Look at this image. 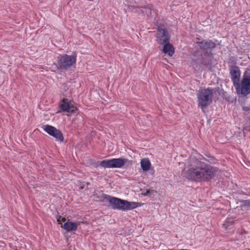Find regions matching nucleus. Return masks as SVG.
<instances>
[{
  "instance_id": "f257e3e1",
  "label": "nucleus",
  "mask_w": 250,
  "mask_h": 250,
  "mask_svg": "<svg viewBox=\"0 0 250 250\" xmlns=\"http://www.w3.org/2000/svg\"><path fill=\"white\" fill-rule=\"evenodd\" d=\"M188 168L184 173L188 179L197 182L208 181L219 172L218 169L208 166L192 156L189 159Z\"/></svg>"
},
{
  "instance_id": "f03ea898",
  "label": "nucleus",
  "mask_w": 250,
  "mask_h": 250,
  "mask_svg": "<svg viewBox=\"0 0 250 250\" xmlns=\"http://www.w3.org/2000/svg\"><path fill=\"white\" fill-rule=\"evenodd\" d=\"M104 199L107 200L110 206L113 209H117L122 210H128L133 209L138 207L139 203L134 202H128L118 198L113 197L109 195L103 194Z\"/></svg>"
},
{
  "instance_id": "7ed1b4c3",
  "label": "nucleus",
  "mask_w": 250,
  "mask_h": 250,
  "mask_svg": "<svg viewBox=\"0 0 250 250\" xmlns=\"http://www.w3.org/2000/svg\"><path fill=\"white\" fill-rule=\"evenodd\" d=\"M213 90L210 88H201L197 93V98L199 106L203 109L209 105L212 101L213 97Z\"/></svg>"
},
{
  "instance_id": "20e7f679",
  "label": "nucleus",
  "mask_w": 250,
  "mask_h": 250,
  "mask_svg": "<svg viewBox=\"0 0 250 250\" xmlns=\"http://www.w3.org/2000/svg\"><path fill=\"white\" fill-rule=\"evenodd\" d=\"M238 95L246 96L250 93V75L247 71L243 74L241 82L234 85Z\"/></svg>"
},
{
  "instance_id": "39448f33",
  "label": "nucleus",
  "mask_w": 250,
  "mask_h": 250,
  "mask_svg": "<svg viewBox=\"0 0 250 250\" xmlns=\"http://www.w3.org/2000/svg\"><path fill=\"white\" fill-rule=\"evenodd\" d=\"M126 163L130 164L131 161L119 158L103 160L100 162V165L104 168H122Z\"/></svg>"
},
{
  "instance_id": "423d86ee",
  "label": "nucleus",
  "mask_w": 250,
  "mask_h": 250,
  "mask_svg": "<svg viewBox=\"0 0 250 250\" xmlns=\"http://www.w3.org/2000/svg\"><path fill=\"white\" fill-rule=\"evenodd\" d=\"M76 55H60L58 58L57 67L62 70H66L75 63Z\"/></svg>"
},
{
  "instance_id": "0eeeda50",
  "label": "nucleus",
  "mask_w": 250,
  "mask_h": 250,
  "mask_svg": "<svg viewBox=\"0 0 250 250\" xmlns=\"http://www.w3.org/2000/svg\"><path fill=\"white\" fill-rule=\"evenodd\" d=\"M42 127L48 134L54 137L57 141H63V137L62 134L59 129L48 125H43Z\"/></svg>"
},
{
  "instance_id": "6e6552de",
  "label": "nucleus",
  "mask_w": 250,
  "mask_h": 250,
  "mask_svg": "<svg viewBox=\"0 0 250 250\" xmlns=\"http://www.w3.org/2000/svg\"><path fill=\"white\" fill-rule=\"evenodd\" d=\"M157 41L160 44H165L168 42L169 37L164 27H159L156 33Z\"/></svg>"
},
{
  "instance_id": "1a4fd4ad",
  "label": "nucleus",
  "mask_w": 250,
  "mask_h": 250,
  "mask_svg": "<svg viewBox=\"0 0 250 250\" xmlns=\"http://www.w3.org/2000/svg\"><path fill=\"white\" fill-rule=\"evenodd\" d=\"M60 108L63 112L75 113L77 110L72 102H69L67 99H63L60 104Z\"/></svg>"
},
{
  "instance_id": "9d476101",
  "label": "nucleus",
  "mask_w": 250,
  "mask_h": 250,
  "mask_svg": "<svg viewBox=\"0 0 250 250\" xmlns=\"http://www.w3.org/2000/svg\"><path fill=\"white\" fill-rule=\"evenodd\" d=\"M82 222L80 221L73 222L68 220L63 226H62V227L66 231L70 232L76 230L78 226Z\"/></svg>"
},
{
  "instance_id": "9b49d317",
  "label": "nucleus",
  "mask_w": 250,
  "mask_h": 250,
  "mask_svg": "<svg viewBox=\"0 0 250 250\" xmlns=\"http://www.w3.org/2000/svg\"><path fill=\"white\" fill-rule=\"evenodd\" d=\"M231 79L234 85L240 82V71L237 67H234L230 70Z\"/></svg>"
},
{
  "instance_id": "f8f14e48",
  "label": "nucleus",
  "mask_w": 250,
  "mask_h": 250,
  "mask_svg": "<svg viewBox=\"0 0 250 250\" xmlns=\"http://www.w3.org/2000/svg\"><path fill=\"white\" fill-rule=\"evenodd\" d=\"M197 43L199 44L200 48L203 49H212L215 47V44L211 41L203 40L200 41L199 40L197 42Z\"/></svg>"
},
{
  "instance_id": "ddd939ff",
  "label": "nucleus",
  "mask_w": 250,
  "mask_h": 250,
  "mask_svg": "<svg viewBox=\"0 0 250 250\" xmlns=\"http://www.w3.org/2000/svg\"><path fill=\"white\" fill-rule=\"evenodd\" d=\"M163 51L164 53L168 54L169 56H172L174 53L173 47L169 42L164 44Z\"/></svg>"
},
{
  "instance_id": "4468645a",
  "label": "nucleus",
  "mask_w": 250,
  "mask_h": 250,
  "mask_svg": "<svg viewBox=\"0 0 250 250\" xmlns=\"http://www.w3.org/2000/svg\"><path fill=\"white\" fill-rule=\"evenodd\" d=\"M150 165V163L148 159H143L141 161V166L144 171L148 170Z\"/></svg>"
},
{
  "instance_id": "2eb2a0df",
  "label": "nucleus",
  "mask_w": 250,
  "mask_h": 250,
  "mask_svg": "<svg viewBox=\"0 0 250 250\" xmlns=\"http://www.w3.org/2000/svg\"><path fill=\"white\" fill-rule=\"evenodd\" d=\"M151 5H149L147 7L144 8L142 11L143 13H145L148 17L152 15V13L154 12V10L152 8Z\"/></svg>"
},
{
  "instance_id": "dca6fc26",
  "label": "nucleus",
  "mask_w": 250,
  "mask_h": 250,
  "mask_svg": "<svg viewBox=\"0 0 250 250\" xmlns=\"http://www.w3.org/2000/svg\"><path fill=\"white\" fill-rule=\"evenodd\" d=\"M156 192L153 190H146L145 192L143 193L145 196H148L149 197L154 195Z\"/></svg>"
},
{
  "instance_id": "f3484780",
  "label": "nucleus",
  "mask_w": 250,
  "mask_h": 250,
  "mask_svg": "<svg viewBox=\"0 0 250 250\" xmlns=\"http://www.w3.org/2000/svg\"><path fill=\"white\" fill-rule=\"evenodd\" d=\"M65 218L64 217H62L61 216L57 217V221L59 224H61L62 225V222H64L65 221Z\"/></svg>"
},
{
  "instance_id": "a211bd4d",
  "label": "nucleus",
  "mask_w": 250,
  "mask_h": 250,
  "mask_svg": "<svg viewBox=\"0 0 250 250\" xmlns=\"http://www.w3.org/2000/svg\"><path fill=\"white\" fill-rule=\"evenodd\" d=\"M245 204L246 205H248V206H250V200H246L245 201Z\"/></svg>"
},
{
  "instance_id": "6ab92c4d",
  "label": "nucleus",
  "mask_w": 250,
  "mask_h": 250,
  "mask_svg": "<svg viewBox=\"0 0 250 250\" xmlns=\"http://www.w3.org/2000/svg\"><path fill=\"white\" fill-rule=\"evenodd\" d=\"M243 110H245V111H248L249 110V108L248 107H243Z\"/></svg>"
},
{
  "instance_id": "aec40b11",
  "label": "nucleus",
  "mask_w": 250,
  "mask_h": 250,
  "mask_svg": "<svg viewBox=\"0 0 250 250\" xmlns=\"http://www.w3.org/2000/svg\"><path fill=\"white\" fill-rule=\"evenodd\" d=\"M245 129L250 131V128H249L248 126H246Z\"/></svg>"
}]
</instances>
